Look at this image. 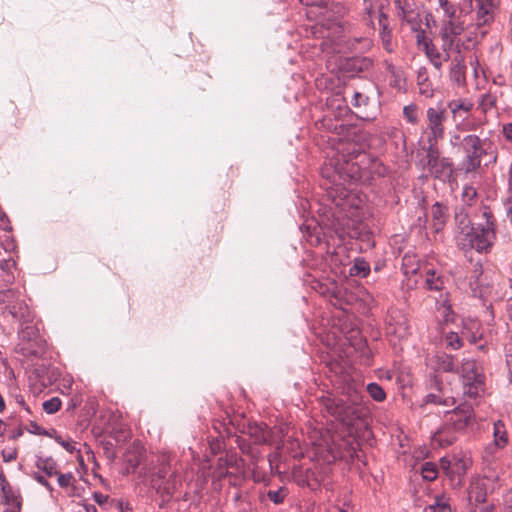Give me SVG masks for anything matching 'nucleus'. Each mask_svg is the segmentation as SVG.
Returning <instances> with one entry per match:
<instances>
[{"label": "nucleus", "instance_id": "1", "mask_svg": "<svg viewBox=\"0 0 512 512\" xmlns=\"http://www.w3.org/2000/svg\"><path fill=\"white\" fill-rule=\"evenodd\" d=\"M435 12L441 15L439 38L442 50L461 47V37L471 36L467 33L463 10L453 0H435Z\"/></svg>", "mask_w": 512, "mask_h": 512}, {"label": "nucleus", "instance_id": "2", "mask_svg": "<svg viewBox=\"0 0 512 512\" xmlns=\"http://www.w3.org/2000/svg\"><path fill=\"white\" fill-rule=\"evenodd\" d=\"M483 223L477 227L462 230L457 238L459 247L463 250H476L477 252H488L496 239L495 218L491 211L484 207L482 209Z\"/></svg>", "mask_w": 512, "mask_h": 512}, {"label": "nucleus", "instance_id": "3", "mask_svg": "<svg viewBox=\"0 0 512 512\" xmlns=\"http://www.w3.org/2000/svg\"><path fill=\"white\" fill-rule=\"evenodd\" d=\"M463 393L469 398H477L485 392V375L483 368L473 359H463L459 370Z\"/></svg>", "mask_w": 512, "mask_h": 512}, {"label": "nucleus", "instance_id": "4", "mask_svg": "<svg viewBox=\"0 0 512 512\" xmlns=\"http://www.w3.org/2000/svg\"><path fill=\"white\" fill-rule=\"evenodd\" d=\"M460 41L463 42L461 47H451L446 50H442L441 53H447L450 56L449 66V77L450 80L456 83L458 86H463L466 83V62L463 53L470 48L472 42L471 36L461 37Z\"/></svg>", "mask_w": 512, "mask_h": 512}, {"label": "nucleus", "instance_id": "5", "mask_svg": "<svg viewBox=\"0 0 512 512\" xmlns=\"http://www.w3.org/2000/svg\"><path fill=\"white\" fill-rule=\"evenodd\" d=\"M462 147L465 152L462 169L465 173L476 171L481 165L482 157L488 154L489 147L484 148L483 141L474 134H469L462 139Z\"/></svg>", "mask_w": 512, "mask_h": 512}, {"label": "nucleus", "instance_id": "6", "mask_svg": "<svg viewBox=\"0 0 512 512\" xmlns=\"http://www.w3.org/2000/svg\"><path fill=\"white\" fill-rule=\"evenodd\" d=\"M425 156L420 160L422 169L435 178L449 176L452 172V163L447 158H440L437 144H428Z\"/></svg>", "mask_w": 512, "mask_h": 512}, {"label": "nucleus", "instance_id": "7", "mask_svg": "<svg viewBox=\"0 0 512 512\" xmlns=\"http://www.w3.org/2000/svg\"><path fill=\"white\" fill-rule=\"evenodd\" d=\"M322 403L330 415L347 426L352 425L359 418L356 398L352 400V403H346L342 399L325 397Z\"/></svg>", "mask_w": 512, "mask_h": 512}, {"label": "nucleus", "instance_id": "8", "mask_svg": "<svg viewBox=\"0 0 512 512\" xmlns=\"http://www.w3.org/2000/svg\"><path fill=\"white\" fill-rule=\"evenodd\" d=\"M444 420L448 423L449 427L460 434L465 433L468 428L476 424L474 409L468 404H461L453 410L447 411Z\"/></svg>", "mask_w": 512, "mask_h": 512}, {"label": "nucleus", "instance_id": "9", "mask_svg": "<svg viewBox=\"0 0 512 512\" xmlns=\"http://www.w3.org/2000/svg\"><path fill=\"white\" fill-rule=\"evenodd\" d=\"M415 40L417 46L422 49L430 63L438 71L442 69L445 62L449 61L450 56L447 53H441L442 49H438L425 30L416 29Z\"/></svg>", "mask_w": 512, "mask_h": 512}, {"label": "nucleus", "instance_id": "10", "mask_svg": "<svg viewBox=\"0 0 512 512\" xmlns=\"http://www.w3.org/2000/svg\"><path fill=\"white\" fill-rule=\"evenodd\" d=\"M472 19L477 28L490 26L500 7V0H473L470 3Z\"/></svg>", "mask_w": 512, "mask_h": 512}, {"label": "nucleus", "instance_id": "11", "mask_svg": "<svg viewBox=\"0 0 512 512\" xmlns=\"http://www.w3.org/2000/svg\"><path fill=\"white\" fill-rule=\"evenodd\" d=\"M19 337L22 341L21 350L26 355L37 356L44 350V341L39 335V330L36 326L30 323L26 324L20 331Z\"/></svg>", "mask_w": 512, "mask_h": 512}, {"label": "nucleus", "instance_id": "12", "mask_svg": "<svg viewBox=\"0 0 512 512\" xmlns=\"http://www.w3.org/2000/svg\"><path fill=\"white\" fill-rule=\"evenodd\" d=\"M426 117L427 128L429 130L427 142L428 144H437L438 140L444 137V122L446 120V110L441 107H430L426 111Z\"/></svg>", "mask_w": 512, "mask_h": 512}, {"label": "nucleus", "instance_id": "13", "mask_svg": "<svg viewBox=\"0 0 512 512\" xmlns=\"http://www.w3.org/2000/svg\"><path fill=\"white\" fill-rule=\"evenodd\" d=\"M487 497V484L485 479L475 478L468 489V501L470 504H483Z\"/></svg>", "mask_w": 512, "mask_h": 512}, {"label": "nucleus", "instance_id": "14", "mask_svg": "<svg viewBox=\"0 0 512 512\" xmlns=\"http://www.w3.org/2000/svg\"><path fill=\"white\" fill-rule=\"evenodd\" d=\"M459 434L444 420L443 425L434 433L432 441L440 447H448L458 439Z\"/></svg>", "mask_w": 512, "mask_h": 512}, {"label": "nucleus", "instance_id": "15", "mask_svg": "<svg viewBox=\"0 0 512 512\" xmlns=\"http://www.w3.org/2000/svg\"><path fill=\"white\" fill-rule=\"evenodd\" d=\"M425 285L431 291H442L448 281V278L442 271L427 267L424 272Z\"/></svg>", "mask_w": 512, "mask_h": 512}, {"label": "nucleus", "instance_id": "16", "mask_svg": "<svg viewBox=\"0 0 512 512\" xmlns=\"http://www.w3.org/2000/svg\"><path fill=\"white\" fill-rule=\"evenodd\" d=\"M1 493L2 503L7 507L3 512H21L22 498L12 486H6Z\"/></svg>", "mask_w": 512, "mask_h": 512}, {"label": "nucleus", "instance_id": "17", "mask_svg": "<svg viewBox=\"0 0 512 512\" xmlns=\"http://www.w3.org/2000/svg\"><path fill=\"white\" fill-rule=\"evenodd\" d=\"M447 221V208L439 202H436L431 207V229L434 233L441 232Z\"/></svg>", "mask_w": 512, "mask_h": 512}, {"label": "nucleus", "instance_id": "18", "mask_svg": "<svg viewBox=\"0 0 512 512\" xmlns=\"http://www.w3.org/2000/svg\"><path fill=\"white\" fill-rule=\"evenodd\" d=\"M9 314L22 324L31 323L33 320L32 312L25 301L20 297L15 304L10 305Z\"/></svg>", "mask_w": 512, "mask_h": 512}, {"label": "nucleus", "instance_id": "19", "mask_svg": "<svg viewBox=\"0 0 512 512\" xmlns=\"http://www.w3.org/2000/svg\"><path fill=\"white\" fill-rule=\"evenodd\" d=\"M433 367L439 372H456L459 367L455 364L454 357L446 353H439L432 359Z\"/></svg>", "mask_w": 512, "mask_h": 512}, {"label": "nucleus", "instance_id": "20", "mask_svg": "<svg viewBox=\"0 0 512 512\" xmlns=\"http://www.w3.org/2000/svg\"><path fill=\"white\" fill-rule=\"evenodd\" d=\"M472 465L471 457L465 453L455 455L452 463V474L461 478ZM457 485H461V479H458Z\"/></svg>", "mask_w": 512, "mask_h": 512}, {"label": "nucleus", "instance_id": "21", "mask_svg": "<svg viewBox=\"0 0 512 512\" xmlns=\"http://www.w3.org/2000/svg\"><path fill=\"white\" fill-rule=\"evenodd\" d=\"M447 107L450 109L453 119L462 117V114L470 113L474 104L466 99H454L448 102Z\"/></svg>", "mask_w": 512, "mask_h": 512}, {"label": "nucleus", "instance_id": "22", "mask_svg": "<svg viewBox=\"0 0 512 512\" xmlns=\"http://www.w3.org/2000/svg\"><path fill=\"white\" fill-rule=\"evenodd\" d=\"M494 444L493 446L498 449L504 448L508 444V434L504 423L498 420L494 423L493 427Z\"/></svg>", "mask_w": 512, "mask_h": 512}, {"label": "nucleus", "instance_id": "23", "mask_svg": "<svg viewBox=\"0 0 512 512\" xmlns=\"http://www.w3.org/2000/svg\"><path fill=\"white\" fill-rule=\"evenodd\" d=\"M233 466V459L230 458H219L217 460V464H216V467L214 469V472H213V477L217 480H221L223 478H225L226 476H228L229 472H228V468Z\"/></svg>", "mask_w": 512, "mask_h": 512}, {"label": "nucleus", "instance_id": "24", "mask_svg": "<svg viewBox=\"0 0 512 512\" xmlns=\"http://www.w3.org/2000/svg\"><path fill=\"white\" fill-rule=\"evenodd\" d=\"M21 297V294L13 289L0 290V304L5 305V309L10 310V305H13Z\"/></svg>", "mask_w": 512, "mask_h": 512}, {"label": "nucleus", "instance_id": "25", "mask_svg": "<svg viewBox=\"0 0 512 512\" xmlns=\"http://www.w3.org/2000/svg\"><path fill=\"white\" fill-rule=\"evenodd\" d=\"M351 276L366 277L370 273V266L363 258H356L349 271Z\"/></svg>", "mask_w": 512, "mask_h": 512}, {"label": "nucleus", "instance_id": "26", "mask_svg": "<svg viewBox=\"0 0 512 512\" xmlns=\"http://www.w3.org/2000/svg\"><path fill=\"white\" fill-rule=\"evenodd\" d=\"M477 191L473 186L465 185L461 193V201L464 205L471 207L477 202Z\"/></svg>", "mask_w": 512, "mask_h": 512}, {"label": "nucleus", "instance_id": "27", "mask_svg": "<svg viewBox=\"0 0 512 512\" xmlns=\"http://www.w3.org/2000/svg\"><path fill=\"white\" fill-rule=\"evenodd\" d=\"M445 346L452 350H458L463 347V340L456 332H446L443 337Z\"/></svg>", "mask_w": 512, "mask_h": 512}, {"label": "nucleus", "instance_id": "28", "mask_svg": "<svg viewBox=\"0 0 512 512\" xmlns=\"http://www.w3.org/2000/svg\"><path fill=\"white\" fill-rule=\"evenodd\" d=\"M421 475L427 481H433L438 476V469L436 464L432 462H425L421 466Z\"/></svg>", "mask_w": 512, "mask_h": 512}, {"label": "nucleus", "instance_id": "29", "mask_svg": "<svg viewBox=\"0 0 512 512\" xmlns=\"http://www.w3.org/2000/svg\"><path fill=\"white\" fill-rule=\"evenodd\" d=\"M367 392L375 401L382 402L386 399V393L377 383H370L367 386Z\"/></svg>", "mask_w": 512, "mask_h": 512}, {"label": "nucleus", "instance_id": "30", "mask_svg": "<svg viewBox=\"0 0 512 512\" xmlns=\"http://www.w3.org/2000/svg\"><path fill=\"white\" fill-rule=\"evenodd\" d=\"M496 104V97L490 93H485L479 101V109L486 114Z\"/></svg>", "mask_w": 512, "mask_h": 512}, {"label": "nucleus", "instance_id": "31", "mask_svg": "<svg viewBox=\"0 0 512 512\" xmlns=\"http://www.w3.org/2000/svg\"><path fill=\"white\" fill-rule=\"evenodd\" d=\"M61 404L62 402L58 397H53L49 400L44 401L42 407L47 414H54L60 410Z\"/></svg>", "mask_w": 512, "mask_h": 512}, {"label": "nucleus", "instance_id": "32", "mask_svg": "<svg viewBox=\"0 0 512 512\" xmlns=\"http://www.w3.org/2000/svg\"><path fill=\"white\" fill-rule=\"evenodd\" d=\"M37 467L43 470L48 476H54L58 474L56 464L50 459L40 460Z\"/></svg>", "mask_w": 512, "mask_h": 512}, {"label": "nucleus", "instance_id": "33", "mask_svg": "<svg viewBox=\"0 0 512 512\" xmlns=\"http://www.w3.org/2000/svg\"><path fill=\"white\" fill-rule=\"evenodd\" d=\"M368 102L369 97L365 93L356 90L353 92L351 103L355 108L365 107L368 105Z\"/></svg>", "mask_w": 512, "mask_h": 512}, {"label": "nucleus", "instance_id": "34", "mask_svg": "<svg viewBox=\"0 0 512 512\" xmlns=\"http://www.w3.org/2000/svg\"><path fill=\"white\" fill-rule=\"evenodd\" d=\"M403 115L409 123L416 124L418 122L417 106L414 104L405 106Z\"/></svg>", "mask_w": 512, "mask_h": 512}, {"label": "nucleus", "instance_id": "35", "mask_svg": "<svg viewBox=\"0 0 512 512\" xmlns=\"http://www.w3.org/2000/svg\"><path fill=\"white\" fill-rule=\"evenodd\" d=\"M141 458L139 454H131L130 452L126 455L127 471L134 472L135 469L140 465Z\"/></svg>", "mask_w": 512, "mask_h": 512}, {"label": "nucleus", "instance_id": "36", "mask_svg": "<svg viewBox=\"0 0 512 512\" xmlns=\"http://www.w3.org/2000/svg\"><path fill=\"white\" fill-rule=\"evenodd\" d=\"M438 310L441 312L443 318H444V321L447 323V322H451L453 320L452 318V308L450 306V304H448V301L447 299H444L442 304L439 306Z\"/></svg>", "mask_w": 512, "mask_h": 512}, {"label": "nucleus", "instance_id": "37", "mask_svg": "<svg viewBox=\"0 0 512 512\" xmlns=\"http://www.w3.org/2000/svg\"><path fill=\"white\" fill-rule=\"evenodd\" d=\"M18 449L17 447H8L2 451V459L4 462L9 463L17 459Z\"/></svg>", "mask_w": 512, "mask_h": 512}, {"label": "nucleus", "instance_id": "38", "mask_svg": "<svg viewBox=\"0 0 512 512\" xmlns=\"http://www.w3.org/2000/svg\"><path fill=\"white\" fill-rule=\"evenodd\" d=\"M267 496L275 504H280L283 502V500L286 496V492H285V489L280 488L279 490H276V491H269Z\"/></svg>", "mask_w": 512, "mask_h": 512}, {"label": "nucleus", "instance_id": "39", "mask_svg": "<svg viewBox=\"0 0 512 512\" xmlns=\"http://www.w3.org/2000/svg\"><path fill=\"white\" fill-rule=\"evenodd\" d=\"M57 475H58V484L63 488L68 487L73 480V475L71 473L60 474L58 472Z\"/></svg>", "mask_w": 512, "mask_h": 512}, {"label": "nucleus", "instance_id": "40", "mask_svg": "<svg viewBox=\"0 0 512 512\" xmlns=\"http://www.w3.org/2000/svg\"><path fill=\"white\" fill-rule=\"evenodd\" d=\"M452 463H453V459L449 460V459H446V458H442L440 460L441 468L446 473V475H448L450 477H453V474H452Z\"/></svg>", "mask_w": 512, "mask_h": 512}, {"label": "nucleus", "instance_id": "41", "mask_svg": "<svg viewBox=\"0 0 512 512\" xmlns=\"http://www.w3.org/2000/svg\"><path fill=\"white\" fill-rule=\"evenodd\" d=\"M505 512H512V490L507 491L503 497Z\"/></svg>", "mask_w": 512, "mask_h": 512}, {"label": "nucleus", "instance_id": "42", "mask_svg": "<svg viewBox=\"0 0 512 512\" xmlns=\"http://www.w3.org/2000/svg\"><path fill=\"white\" fill-rule=\"evenodd\" d=\"M345 150H346L345 156H347L349 158V160L352 158H356L361 152L360 148H357L356 145H354V144H349Z\"/></svg>", "mask_w": 512, "mask_h": 512}, {"label": "nucleus", "instance_id": "43", "mask_svg": "<svg viewBox=\"0 0 512 512\" xmlns=\"http://www.w3.org/2000/svg\"><path fill=\"white\" fill-rule=\"evenodd\" d=\"M508 196H507V202L509 204L512 203V162H511V165L509 167V171H508Z\"/></svg>", "mask_w": 512, "mask_h": 512}, {"label": "nucleus", "instance_id": "44", "mask_svg": "<svg viewBox=\"0 0 512 512\" xmlns=\"http://www.w3.org/2000/svg\"><path fill=\"white\" fill-rule=\"evenodd\" d=\"M15 266V261L12 258L1 260L0 261V268L2 270L9 271L11 268Z\"/></svg>", "mask_w": 512, "mask_h": 512}, {"label": "nucleus", "instance_id": "45", "mask_svg": "<svg viewBox=\"0 0 512 512\" xmlns=\"http://www.w3.org/2000/svg\"><path fill=\"white\" fill-rule=\"evenodd\" d=\"M456 127L460 131H470L476 129L475 123H462V124H456Z\"/></svg>", "mask_w": 512, "mask_h": 512}, {"label": "nucleus", "instance_id": "46", "mask_svg": "<svg viewBox=\"0 0 512 512\" xmlns=\"http://www.w3.org/2000/svg\"><path fill=\"white\" fill-rule=\"evenodd\" d=\"M34 479L38 483H40L41 485L46 487L48 490H50V491L52 490V487H51L50 483L44 478V476L39 475V474H35Z\"/></svg>", "mask_w": 512, "mask_h": 512}, {"label": "nucleus", "instance_id": "47", "mask_svg": "<svg viewBox=\"0 0 512 512\" xmlns=\"http://www.w3.org/2000/svg\"><path fill=\"white\" fill-rule=\"evenodd\" d=\"M503 133L506 139L512 142V123L503 126Z\"/></svg>", "mask_w": 512, "mask_h": 512}, {"label": "nucleus", "instance_id": "48", "mask_svg": "<svg viewBox=\"0 0 512 512\" xmlns=\"http://www.w3.org/2000/svg\"><path fill=\"white\" fill-rule=\"evenodd\" d=\"M60 444L63 448H65L68 452L73 453L76 450L75 443L71 441H61Z\"/></svg>", "mask_w": 512, "mask_h": 512}, {"label": "nucleus", "instance_id": "49", "mask_svg": "<svg viewBox=\"0 0 512 512\" xmlns=\"http://www.w3.org/2000/svg\"><path fill=\"white\" fill-rule=\"evenodd\" d=\"M6 486H11V484L6 479L5 475L2 471H0V489L1 492L6 489Z\"/></svg>", "mask_w": 512, "mask_h": 512}, {"label": "nucleus", "instance_id": "50", "mask_svg": "<svg viewBox=\"0 0 512 512\" xmlns=\"http://www.w3.org/2000/svg\"><path fill=\"white\" fill-rule=\"evenodd\" d=\"M23 435V429L21 427L15 429L9 436L10 439L12 440H17L18 438H20L21 436Z\"/></svg>", "mask_w": 512, "mask_h": 512}, {"label": "nucleus", "instance_id": "51", "mask_svg": "<svg viewBox=\"0 0 512 512\" xmlns=\"http://www.w3.org/2000/svg\"><path fill=\"white\" fill-rule=\"evenodd\" d=\"M471 512H495L491 506H476Z\"/></svg>", "mask_w": 512, "mask_h": 512}, {"label": "nucleus", "instance_id": "52", "mask_svg": "<svg viewBox=\"0 0 512 512\" xmlns=\"http://www.w3.org/2000/svg\"><path fill=\"white\" fill-rule=\"evenodd\" d=\"M480 339H482V334H477V332L475 333H472L469 337H468V340L471 344H475L477 343Z\"/></svg>", "mask_w": 512, "mask_h": 512}, {"label": "nucleus", "instance_id": "53", "mask_svg": "<svg viewBox=\"0 0 512 512\" xmlns=\"http://www.w3.org/2000/svg\"><path fill=\"white\" fill-rule=\"evenodd\" d=\"M28 431L30 433L40 434L41 427L33 422V423L30 424V427L28 428Z\"/></svg>", "mask_w": 512, "mask_h": 512}, {"label": "nucleus", "instance_id": "54", "mask_svg": "<svg viewBox=\"0 0 512 512\" xmlns=\"http://www.w3.org/2000/svg\"><path fill=\"white\" fill-rule=\"evenodd\" d=\"M406 328V320L403 318L402 322H399V328H395L391 332L398 333L401 329L405 332Z\"/></svg>", "mask_w": 512, "mask_h": 512}, {"label": "nucleus", "instance_id": "55", "mask_svg": "<svg viewBox=\"0 0 512 512\" xmlns=\"http://www.w3.org/2000/svg\"><path fill=\"white\" fill-rule=\"evenodd\" d=\"M512 344L509 345V348L507 349V354H506V361H507V364L512 366V347H511Z\"/></svg>", "mask_w": 512, "mask_h": 512}, {"label": "nucleus", "instance_id": "56", "mask_svg": "<svg viewBox=\"0 0 512 512\" xmlns=\"http://www.w3.org/2000/svg\"><path fill=\"white\" fill-rule=\"evenodd\" d=\"M427 402H432V403H435V404H439L440 401H439V398L435 395H428L427 396Z\"/></svg>", "mask_w": 512, "mask_h": 512}, {"label": "nucleus", "instance_id": "57", "mask_svg": "<svg viewBox=\"0 0 512 512\" xmlns=\"http://www.w3.org/2000/svg\"><path fill=\"white\" fill-rule=\"evenodd\" d=\"M5 407H6V405H5L4 398L0 394V413H2L5 410Z\"/></svg>", "mask_w": 512, "mask_h": 512}, {"label": "nucleus", "instance_id": "58", "mask_svg": "<svg viewBox=\"0 0 512 512\" xmlns=\"http://www.w3.org/2000/svg\"><path fill=\"white\" fill-rule=\"evenodd\" d=\"M86 510H87V512H96L97 511V509L94 505L88 506Z\"/></svg>", "mask_w": 512, "mask_h": 512}, {"label": "nucleus", "instance_id": "59", "mask_svg": "<svg viewBox=\"0 0 512 512\" xmlns=\"http://www.w3.org/2000/svg\"><path fill=\"white\" fill-rule=\"evenodd\" d=\"M490 155H491V157H492V161H493V162H496V160H497V155H496L493 151H492V152H490Z\"/></svg>", "mask_w": 512, "mask_h": 512}, {"label": "nucleus", "instance_id": "60", "mask_svg": "<svg viewBox=\"0 0 512 512\" xmlns=\"http://www.w3.org/2000/svg\"><path fill=\"white\" fill-rule=\"evenodd\" d=\"M509 27H510V30L512 31V12H511V15L509 18Z\"/></svg>", "mask_w": 512, "mask_h": 512}, {"label": "nucleus", "instance_id": "61", "mask_svg": "<svg viewBox=\"0 0 512 512\" xmlns=\"http://www.w3.org/2000/svg\"><path fill=\"white\" fill-rule=\"evenodd\" d=\"M338 512H348V510L344 508H338Z\"/></svg>", "mask_w": 512, "mask_h": 512}, {"label": "nucleus", "instance_id": "62", "mask_svg": "<svg viewBox=\"0 0 512 512\" xmlns=\"http://www.w3.org/2000/svg\"><path fill=\"white\" fill-rule=\"evenodd\" d=\"M302 2H305L306 5H311V4H314V2H309L308 0H302Z\"/></svg>", "mask_w": 512, "mask_h": 512}, {"label": "nucleus", "instance_id": "63", "mask_svg": "<svg viewBox=\"0 0 512 512\" xmlns=\"http://www.w3.org/2000/svg\"><path fill=\"white\" fill-rule=\"evenodd\" d=\"M453 139H454L455 141H458V140H460V136H459V135H455V136H453Z\"/></svg>", "mask_w": 512, "mask_h": 512}, {"label": "nucleus", "instance_id": "64", "mask_svg": "<svg viewBox=\"0 0 512 512\" xmlns=\"http://www.w3.org/2000/svg\"><path fill=\"white\" fill-rule=\"evenodd\" d=\"M484 348H485V346H484V345H480V346H479V349H480V350H484Z\"/></svg>", "mask_w": 512, "mask_h": 512}]
</instances>
